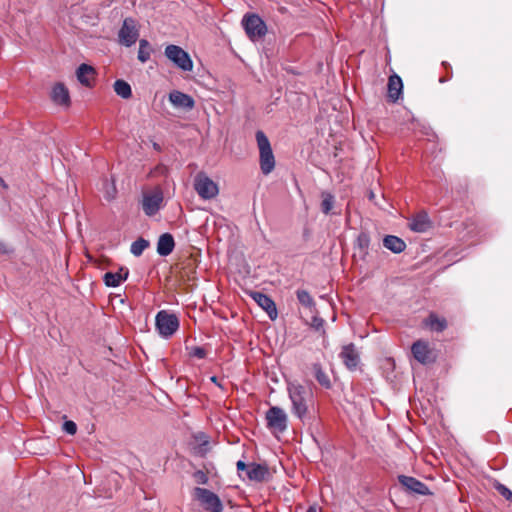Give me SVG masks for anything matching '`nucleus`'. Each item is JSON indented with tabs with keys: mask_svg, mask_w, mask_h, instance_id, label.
<instances>
[{
	"mask_svg": "<svg viewBox=\"0 0 512 512\" xmlns=\"http://www.w3.org/2000/svg\"><path fill=\"white\" fill-rule=\"evenodd\" d=\"M288 394L292 403L293 414L303 420L308 412L307 389L299 383H289Z\"/></svg>",
	"mask_w": 512,
	"mask_h": 512,
	"instance_id": "nucleus-1",
	"label": "nucleus"
},
{
	"mask_svg": "<svg viewBox=\"0 0 512 512\" xmlns=\"http://www.w3.org/2000/svg\"><path fill=\"white\" fill-rule=\"evenodd\" d=\"M257 145L260 152V168L263 174L267 175L275 167V158L269 139L262 131L256 132Z\"/></svg>",
	"mask_w": 512,
	"mask_h": 512,
	"instance_id": "nucleus-2",
	"label": "nucleus"
},
{
	"mask_svg": "<svg viewBox=\"0 0 512 512\" xmlns=\"http://www.w3.org/2000/svg\"><path fill=\"white\" fill-rule=\"evenodd\" d=\"M178 317L166 310H161L155 317V326L159 335L163 338H170L179 329Z\"/></svg>",
	"mask_w": 512,
	"mask_h": 512,
	"instance_id": "nucleus-3",
	"label": "nucleus"
},
{
	"mask_svg": "<svg viewBox=\"0 0 512 512\" xmlns=\"http://www.w3.org/2000/svg\"><path fill=\"white\" fill-rule=\"evenodd\" d=\"M194 189L200 198L209 200L219 193L217 183L210 179L204 172H199L194 179Z\"/></svg>",
	"mask_w": 512,
	"mask_h": 512,
	"instance_id": "nucleus-4",
	"label": "nucleus"
},
{
	"mask_svg": "<svg viewBox=\"0 0 512 512\" xmlns=\"http://www.w3.org/2000/svg\"><path fill=\"white\" fill-rule=\"evenodd\" d=\"M267 428L273 433H283L287 429L288 417L286 412L277 406L269 408L265 414Z\"/></svg>",
	"mask_w": 512,
	"mask_h": 512,
	"instance_id": "nucleus-5",
	"label": "nucleus"
},
{
	"mask_svg": "<svg viewBox=\"0 0 512 512\" xmlns=\"http://www.w3.org/2000/svg\"><path fill=\"white\" fill-rule=\"evenodd\" d=\"M164 54L179 69L183 71L192 70L193 62L189 54L180 46L170 44L166 46Z\"/></svg>",
	"mask_w": 512,
	"mask_h": 512,
	"instance_id": "nucleus-6",
	"label": "nucleus"
},
{
	"mask_svg": "<svg viewBox=\"0 0 512 512\" xmlns=\"http://www.w3.org/2000/svg\"><path fill=\"white\" fill-rule=\"evenodd\" d=\"M194 497L201 503L203 508L209 512H222L223 504L214 492L196 487L194 488Z\"/></svg>",
	"mask_w": 512,
	"mask_h": 512,
	"instance_id": "nucleus-7",
	"label": "nucleus"
},
{
	"mask_svg": "<svg viewBox=\"0 0 512 512\" xmlns=\"http://www.w3.org/2000/svg\"><path fill=\"white\" fill-rule=\"evenodd\" d=\"M242 25L245 29L247 36L252 41L262 38L267 32L266 24L256 14L244 16L242 20Z\"/></svg>",
	"mask_w": 512,
	"mask_h": 512,
	"instance_id": "nucleus-8",
	"label": "nucleus"
},
{
	"mask_svg": "<svg viewBox=\"0 0 512 512\" xmlns=\"http://www.w3.org/2000/svg\"><path fill=\"white\" fill-rule=\"evenodd\" d=\"M164 196L161 188L156 187L143 195L142 209L147 216H154L161 208Z\"/></svg>",
	"mask_w": 512,
	"mask_h": 512,
	"instance_id": "nucleus-9",
	"label": "nucleus"
},
{
	"mask_svg": "<svg viewBox=\"0 0 512 512\" xmlns=\"http://www.w3.org/2000/svg\"><path fill=\"white\" fill-rule=\"evenodd\" d=\"M138 37L139 31L137 29L136 21L133 18L124 19L123 25L118 33L119 43L126 47H130L136 43Z\"/></svg>",
	"mask_w": 512,
	"mask_h": 512,
	"instance_id": "nucleus-10",
	"label": "nucleus"
},
{
	"mask_svg": "<svg viewBox=\"0 0 512 512\" xmlns=\"http://www.w3.org/2000/svg\"><path fill=\"white\" fill-rule=\"evenodd\" d=\"M411 352L414 358L421 364H429L435 361V355L426 341L418 340L414 342Z\"/></svg>",
	"mask_w": 512,
	"mask_h": 512,
	"instance_id": "nucleus-11",
	"label": "nucleus"
},
{
	"mask_svg": "<svg viewBox=\"0 0 512 512\" xmlns=\"http://www.w3.org/2000/svg\"><path fill=\"white\" fill-rule=\"evenodd\" d=\"M249 296L267 313L271 320L277 318L275 302L268 295L260 291H250Z\"/></svg>",
	"mask_w": 512,
	"mask_h": 512,
	"instance_id": "nucleus-12",
	"label": "nucleus"
},
{
	"mask_svg": "<svg viewBox=\"0 0 512 512\" xmlns=\"http://www.w3.org/2000/svg\"><path fill=\"white\" fill-rule=\"evenodd\" d=\"M398 481L405 488V490L409 493H414V494H418V495L431 494L427 485L414 477L406 476V475H399Z\"/></svg>",
	"mask_w": 512,
	"mask_h": 512,
	"instance_id": "nucleus-13",
	"label": "nucleus"
},
{
	"mask_svg": "<svg viewBox=\"0 0 512 512\" xmlns=\"http://www.w3.org/2000/svg\"><path fill=\"white\" fill-rule=\"evenodd\" d=\"M169 101L174 107L185 111H190L195 106V101L190 95L178 90L169 93Z\"/></svg>",
	"mask_w": 512,
	"mask_h": 512,
	"instance_id": "nucleus-14",
	"label": "nucleus"
},
{
	"mask_svg": "<svg viewBox=\"0 0 512 512\" xmlns=\"http://www.w3.org/2000/svg\"><path fill=\"white\" fill-rule=\"evenodd\" d=\"M340 358L349 370H355L359 363V354L354 344L345 345L340 353Z\"/></svg>",
	"mask_w": 512,
	"mask_h": 512,
	"instance_id": "nucleus-15",
	"label": "nucleus"
},
{
	"mask_svg": "<svg viewBox=\"0 0 512 512\" xmlns=\"http://www.w3.org/2000/svg\"><path fill=\"white\" fill-rule=\"evenodd\" d=\"M408 226L414 232L423 233L431 228V221L427 213L420 212L411 218Z\"/></svg>",
	"mask_w": 512,
	"mask_h": 512,
	"instance_id": "nucleus-16",
	"label": "nucleus"
},
{
	"mask_svg": "<svg viewBox=\"0 0 512 512\" xmlns=\"http://www.w3.org/2000/svg\"><path fill=\"white\" fill-rule=\"evenodd\" d=\"M76 76L82 85L90 87L95 79L96 71L92 66L83 63L77 68Z\"/></svg>",
	"mask_w": 512,
	"mask_h": 512,
	"instance_id": "nucleus-17",
	"label": "nucleus"
},
{
	"mask_svg": "<svg viewBox=\"0 0 512 512\" xmlns=\"http://www.w3.org/2000/svg\"><path fill=\"white\" fill-rule=\"evenodd\" d=\"M268 473L266 465L253 462L249 464L246 476L250 481L263 482L268 476Z\"/></svg>",
	"mask_w": 512,
	"mask_h": 512,
	"instance_id": "nucleus-18",
	"label": "nucleus"
},
{
	"mask_svg": "<svg viewBox=\"0 0 512 512\" xmlns=\"http://www.w3.org/2000/svg\"><path fill=\"white\" fill-rule=\"evenodd\" d=\"M175 247V241L170 233H164L160 235L157 242V253L160 256L170 255Z\"/></svg>",
	"mask_w": 512,
	"mask_h": 512,
	"instance_id": "nucleus-19",
	"label": "nucleus"
},
{
	"mask_svg": "<svg viewBox=\"0 0 512 512\" xmlns=\"http://www.w3.org/2000/svg\"><path fill=\"white\" fill-rule=\"evenodd\" d=\"M129 271L127 268H120L118 272H107L104 274L103 280L108 287H117L120 283L127 279Z\"/></svg>",
	"mask_w": 512,
	"mask_h": 512,
	"instance_id": "nucleus-20",
	"label": "nucleus"
},
{
	"mask_svg": "<svg viewBox=\"0 0 512 512\" xmlns=\"http://www.w3.org/2000/svg\"><path fill=\"white\" fill-rule=\"evenodd\" d=\"M403 83L401 78L394 74L388 80V98L392 102H396L402 93Z\"/></svg>",
	"mask_w": 512,
	"mask_h": 512,
	"instance_id": "nucleus-21",
	"label": "nucleus"
},
{
	"mask_svg": "<svg viewBox=\"0 0 512 512\" xmlns=\"http://www.w3.org/2000/svg\"><path fill=\"white\" fill-rule=\"evenodd\" d=\"M51 97L56 104L69 105L70 103L68 89L65 87L63 83L55 84V86L52 89Z\"/></svg>",
	"mask_w": 512,
	"mask_h": 512,
	"instance_id": "nucleus-22",
	"label": "nucleus"
},
{
	"mask_svg": "<svg viewBox=\"0 0 512 512\" xmlns=\"http://www.w3.org/2000/svg\"><path fill=\"white\" fill-rule=\"evenodd\" d=\"M311 370L313 373V376L315 377L316 381L325 389L332 388V382L327 374V372L323 369L322 365L320 363H313L311 366Z\"/></svg>",
	"mask_w": 512,
	"mask_h": 512,
	"instance_id": "nucleus-23",
	"label": "nucleus"
},
{
	"mask_svg": "<svg viewBox=\"0 0 512 512\" xmlns=\"http://www.w3.org/2000/svg\"><path fill=\"white\" fill-rule=\"evenodd\" d=\"M383 246L393 253L398 254L405 250L406 243L397 236L387 235L383 239Z\"/></svg>",
	"mask_w": 512,
	"mask_h": 512,
	"instance_id": "nucleus-24",
	"label": "nucleus"
},
{
	"mask_svg": "<svg viewBox=\"0 0 512 512\" xmlns=\"http://www.w3.org/2000/svg\"><path fill=\"white\" fill-rule=\"evenodd\" d=\"M424 323L426 327L435 332H442L447 328L446 319L444 317H439L435 313H430Z\"/></svg>",
	"mask_w": 512,
	"mask_h": 512,
	"instance_id": "nucleus-25",
	"label": "nucleus"
},
{
	"mask_svg": "<svg viewBox=\"0 0 512 512\" xmlns=\"http://www.w3.org/2000/svg\"><path fill=\"white\" fill-rule=\"evenodd\" d=\"M296 296L299 301V303L306 309L309 310V312L313 313L315 310V301L310 295V293L304 289H298L296 291Z\"/></svg>",
	"mask_w": 512,
	"mask_h": 512,
	"instance_id": "nucleus-26",
	"label": "nucleus"
},
{
	"mask_svg": "<svg viewBox=\"0 0 512 512\" xmlns=\"http://www.w3.org/2000/svg\"><path fill=\"white\" fill-rule=\"evenodd\" d=\"M115 93L123 99H129L132 96L131 86L128 82L122 79H118L114 82Z\"/></svg>",
	"mask_w": 512,
	"mask_h": 512,
	"instance_id": "nucleus-27",
	"label": "nucleus"
},
{
	"mask_svg": "<svg viewBox=\"0 0 512 512\" xmlns=\"http://www.w3.org/2000/svg\"><path fill=\"white\" fill-rule=\"evenodd\" d=\"M321 197H322L321 211L324 214L328 215L334 206L335 197L331 193L326 192V191L321 193Z\"/></svg>",
	"mask_w": 512,
	"mask_h": 512,
	"instance_id": "nucleus-28",
	"label": "nucleus"
},
{
	"mask_svg": "<svg viewBox=\"0 0 512 512\" xmlns=\"http://www.w3.org/2000/svg\"><path fill=\"white\" fill-rule=\"evenodd\" d=\"M149 241L144 238H138L136 241H134L131 244L130 252L136 256L139 257L142 255L143 251L149 247Z\"/></svg>",
	"mask_w": 512,
	"mask_h": 512,
	"instance_id": "nucleus-29",
	"label": "nucleus"
},
{
	"mask_svg": "<svg viewBox=\"0 0 512 512\" xmlns=\"http://www.w3.org/2000/svg\"><path fill=\"white\" fill-rule=\"evenodd\" d=\"M150 58V44L147 40L141 39L139 42L138 59L145 63Z\"/></svg>",
	"mask_w": 512,
	"mask_h": 512,
	"instance_id": "nucleus-30",
	"label": "nucleus"
},
{
	"mask_svg": "<svg viewBox=\"0 0 512 512\" xmlns=\"http://www.w3.org/2000/svg\"><path fill=\"white\" fill-rule=\"evenodd\" d=\"M369 244H370V237H369L368 233L361 232L357 237V246L359 247L360 250L367 252Z\"/></svg>",
	"mask_w": 512,
	"mask_h": 512,
	"instance_id": "nucleus-31",
	"label": "nucleus"
},
{
	"mask_svg": "<svg viewBox=\"0 0 512 512\" xmlns=\"http://www.w3.org/2000/svg\"><path fill=\"white\" fill-rule=\"evenodd\" d=\"M494 487L506 500L512 501V491L508 487L499 482H497Z\"/></svg>",
	"mask_w": 512,
	"mask_h": 512,
	"instance_id": "nucleus-32",
	"label": "nucleus"
},
{
	"mask_svg": "<svg viewBox=\"0 0 512 512\" xmlns=\"http://www.w3.org/2000/svg\"><path fill=\"white\" fill-rule=\"evenodd\" d=\"M104 184L106 186V199L111 200L115 197L116 194V188L113 183H109L108 179L104 180Z\"/></svg>",
	"mask_w": 512,
	"mask_h": 512,
	"instance_id": "nucleus-33",
	"label": "nucleus"
},
{
	"mask_svg": "<svg viewBox=\"0 0 512 512\" xmlns=\"http://www.w3.org/2000/svg\"><path fill=\"white\" fill-rule=\"evenodd\" d=\"M63 430L69 435H74L77 432V425L71 420L65 421L63 424Z\"/></svg>",
	"mask_w": 512,
	"mask_h": 512,
	"instance_id": "nucleus-34",
	"label": "nucleus"
},
{
	"mask_svg": "<svg viewBox=\"0 0 512 512\" xmlns=\"http://www.w3.org/2000/svg\"><path fill=\"white\" fill-rule=\"evenodd\" d=\"M193 477L198 484H207L208 482V476L202 470H197L194 472Z\"/></svg>",
	"mask_w": 512,
	"mask_h": 512,
	"instance_id": "nucleus-35",
	"label": "nucleus"
},
{
	"mask_svg": "<svg viewBox=\"0 0 512 512\" xmlns=\"http://www.w3.org/2000/svg\"><path fill=\"white\" fill-rule=\"evenodd\" d=\"M191 355L198 359H204L207 353L203 347L196 346L192 348Z\"/></svg>",
	"mask_w": 512,
	"mask_h": 512,
	"instance_id": "nucleus-36",
	"label": "nucleus"
},
{
	"mask_svg": "<svg viewBox=\"0 0 512 512\" xmlns=\"http://www.w3.org/2000/svg\"><path fill=\"white\" fill-rule=\"evenodd\" d=\"M323 324H324V320L322 318L318 317L317 315L312 316L310 325L314 329H316V330L321 329L323 327Z\"/></svg>",
	"mask_w": 512,
	"mask_h": 512,
	"instance_id": "nucleus-37",
	"label": "nucleus"
},
{
	"mask_svg": "<svg viewBox=\"0 0 512 512\" xmlns=\"http://www.w3.org/2000/svg\"><path fill=\"white\" fill-rule=\"evenodd\" d=\"M248 467H249V464H246L244 461L242 460H239L237 463H236V468H237V471L239 473V476L241 477V472L242 471H245L247 473L248 471Z\"/></svg>",
	"mask_w": 512,
	"mask_h": 512,
	"instance_id": "nucleus-38",
	"label": "nucleus"
},
{
	"mask_svg": "<svg viewBox=\"0 0 512 512\" xmlns=\"http://www.w3.org/2000/svg\"><path fill=\"white\" fill-rule=\"evenodd\" d=\"M0 252L1 253H8L9 249L7 248L6 244L0 242Z\"/></svg>",
	"mask_w": 512,
	"mask_h": 512,
	"instance_id": "nucleus-39",
	"label": "nucleus"
},
{
	"mask_svg": "<svg viewBox=\"0 0 512 512\" xmlns=\"http://www.w3.org/2000/svg\"><path fill=\"white\" fill-rule=\"evenodd\" d=\"M152 147H153L154 150H156L158 152L161 151V146L157 142H155V141H152Z\"/></svg>",
	"mask_w": 512,
	"mask_h": 512,
	"instance_id": "nucleus-40",
	"label": "nucleus"
},
{
	"mask_svg": "<svg viewBox=\"0 0 512 512\" xmlns=\"http://www.w3.org/2000/svg\"><path fill=\"white\" fill-rule=\"evenodd\" d=\"M211 381L213 383H215L217 386H219L220 388H222V385L220 384V382L218 381V378L216 376H212L211 378Z\"/></svg>",
	"mask_w": 512,
	"mask_h": 512,
	"instance_id": "nucleus-41",
	"label": "nucleus"
},
{
	"mask_svg": "<svg viewBox=\"0 0 512 512\" xmlns=\"http://www.w3.org/2000/svg\"><path fill=\"white\" fill-rule=\"evenodd\" d=\"M306 512H317V509H316V507H315V506H310V507L306 510Z\"/></svg>",
	"mask_w": 512,
	"mask_h": 512,
	"instance_id": "nucleus-42",
	"label": "nucleus"
},
{
	"mask_svg": "<svg viewBox=\"0 0 512 512\" xmlns=\"http://www.w3.org/2000/svg\"><path fill=\"white\" fill-rule=\"evenodd\" d=\"M0 186H2V187H4V188H6V187H7V185H6L5 181H4L1 177H0Z\"/></svg>",
	"mask_w": 512,
	"mask_h": 512,
	"instance_id": "nucleus-43",
	"label": "nucleus"
}]
</instances>
